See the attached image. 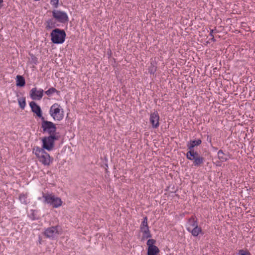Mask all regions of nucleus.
Returning <instances> with one entry per match:
<instances>
[{
	"label": "nucleus",
	"instance_id": "nucleus-1",
	"mask_svg": "<svg viewBox=\"0 0 255 255\" xmlns=\"http://www.w3.org/2000/svg\"><path fill=\"white\" fill-rule=\"evenodd\" d=\"M35 154L44 165H49L53 161V158L42 148L37 147L35 149Z\"/></svg>",
	"mask_w": 255,
	"mask_h": 255
},
{
	"label": "nucleus",
	"instance_id": "nucleus-2",
	"mask_svg": "<svg viewBox=\"0 0 255 255\" xmlns=\"http://www.w3.org/2000/svg\"><path fill=\"white\" fill-rule=\"evenodd\" d=\"M49 114L55 121H60L64 118L63 110L57 103H55L51 106Z\"/></svg>",
	"mask_w": 255,
	"mask_h": 255
},
{
	"label": "nucleus",
	"instance_id": "nucleus-3",
	"mask_svg": "<svg viewBox=\"0 0 255 255\" xmlns=\"http://www.w3.org/2000/svg\"><path fill=\"white\" fill-rule=\"evenodd\" d=\"M51 41L55 44H61L65 41L66 33L63 30L56 28L50 34Z\"/></svg>",
	"mask_w": 255,
	"mask_h": 255
},
{
	"label": "nucleus",
	"instance_id": "nucleus-4",
	"mask_svg": "<svg viewBox=\"0 0 255 255\" xmlns=\"http://www.w3.org/2000/svg\"><path fill=\"white\" fill-rule=\"evenodd\" d=\"M186 156L188 160L193 161V164L195 166L202 165L205 161L204 158L200 156L197 151H188L186 153Z\"/></svg>",
	"mask_w": 255,
	"mask_h": 255
},
{
	"label": "nucleus",
	"instance_id": "nucleus-5",
	"mask_svg": "<svg viewBox=\"0 0 255 255\" xmlns=\"http://www.w3.org/2000/svg\"><path fill=\"white\" fill-rule=\"evenodd\" d=\"M43 198L45 203L52 205L54 208H58L62 205L61 199L52 194H43Z\"/></svg>",
	"mask_w": 255,
	"mask_h": 255
},
{
	"label": "nucleus",
	"instance_id": "nucleus-6",
	"mask_svg": "<svg viewBox=\"0 0 255 255\" xmlns=\"http://www.w3.org/2000/svg\"><path fill=\"white\" fill-rule=\"evenodd\" d=\"M41 128L43 133H46L50 135H55L56 131L55 125L51 122L45 121L44 119L42 120L41 123Z\"/></svg>",
	"mask_w": 255,
	"mask_h": 255
},
{
	"label": "nucleus",
	"instance_id": "nucleus-7",
	"mask_svg": "<svg viewBox=\"0 0 255 255\" xmlns=\"http://www.w3.org/2000/svg\"><path fill=\"white\" fill-rule=\"evenodd\" d=\"M52 17L57 21L61 23H66L69 21L67 13L64 11L54 9L52 11Z\"/></svg>",
	"mask_w": 255,
	"mask_h": 255
},
{
	"label": "nucleus",
	"instance_id": "nucleus-8",
	"mask_svg": "<svg viewBox=\"0 0 255 255\" xmlns=\"http://www.w3.org/2000/svg\"><path fill=\"white\" fill-rule=\"evenodd\" d=\"M57 139L55 135L46 136L42 139V149H46L48 151H51L54 147V141Z\"/></svg>",
	"mask_w": 255,
	"mask_h": 255
},
{
	"label": "nucleus",
	"instance_id": "nucleus-9",
	"mask_svg": "<svg viewBox=\"0 0 255 255\" xmlns=\"http://www.w3.org/2000/svg\"><path fill=\"white\" fill-rule=\"evenodd\" d=\"M61 229L59 227H51L48 228L44 231L45 236L50 239H54L60 234Z\"/></svg>",
	"mask_w": 255,
	"mask_h": 255
},
{
	"label": "nucleus",
	"instance_id": "nucleus-10",
	"mask_svg": "<svg viewBox=\"0 0 255 255\" xmlns=\"http://www.w3.org/2000/svg\"><path fill=\"white\" fill-rule=\"evenodd\" d=\"M42 89L37 90L36 88H32L30 91V96L33 100H40L43 96Z\"/></svg>",
	"mask_w": 255,
	"mask_h": 255
},
{
	"label": "nucleus",
	"instance_id": "nucleus-11",
	"mask_svg": "<svg viewBox=\"0 0 255 255\" xmlns=\"http://www.w3.org/2000/svg\"><path fill=\"white\" fill-rule=\"evenodd\" d=\"M140 230L143 233V238H148L151 237V235L148 229L147 225V217L144 218L141 224L140 225Z\"/></svg>",
	"mask_w": 255,
	"mask_h": 255
},
{
	"label": "nucleus",
	"instance_id": "nucleus-12",
	"mask_svg": "<svg viewBox=\"0 0 255 255\" xmlns=\"http://www.w3.org/2000/svg\"><path fill=\"white\" fill-rule=\"evenodd\" d=\"M149 121L153 128H156L159 126V116L157 111L151 113Z\"/></svg>",
	"mask_w": 255,
	"mask_h": 255
},
{
	"label": "nucleus",
	"instance_id": "nucleus-13",
	"mask_svg": "<svg viewBox=\"0 0 255 255\" xmlns=\"http://www.w3.org/2000/svg\"><path fill=\"white\" fill-rule=\"evenodd\" d=\"M30 107L32 111L35 113L38 117L41 118L42 120L44 119V118L42 115V111L40 107L36 104L34 102H31L29 104Z\"/></svg>",
	"mask_w": 255,
	"mask_h": 255
},
{
	"label": "nucleus",
	"instance_id": "nucleus-14",
	"mask_svg": "<svg viewBox=\"0 0 255 255\" xmlns=\"http://www.w3.org/2000/svg\"><path fill=\"white\" fill-rule=\"evenodd\" d=\"M56 22L57 21L53 18L47 19L45 23V29L47 30H49L56 26H59Z\"/></svg>",
	"mask_w": 255,
	"mask_h": 255
},
{
	"label": "nucleus",
	"instance_id": "nucleus-15",
	"mask_svg": "<svg viewBox=\"0 0 255 255\" xmlns=\"http://www.w3.org/2000/svg\"><path fill=\"white\" fill-rule=\"evenodd\" d=\"M200 139L190 140L187 143V147L189 150V151H194L193 148L194 147L199 145L201 143Z\"/></svg>",
	"mask_w": 255,
	"mask_h": 255
},
{
	"label": "nucleus",
	"instance_id": "nucleus-16",
	"mask_svg": "<svg viewBox=\"0 0 255 255\" xmlns=\"http://www.w3.org/2000/svg\"><path fill=\"white\" fill-rule=\"evenodd\" d=\"M218 157L221 162H225L228 159L229 155L224 153L222 150H220L218 152Z\"/></svg>",
	"mask_w": 255,
	"mask_h": 255
},
{
	"label": "nucleus",
	"instance_id": "nucleus-17",
	"mask_svg": "<svg viewBox=\"0 0 255 255\" xmlns=\"http://www.w3.org/2000/svg\"><path fill=\"white\" fill-rule=\"evenodd\" d=\"M197 226H198V224L196 221H195L194 218H190L187 223V230L189 231L190 229L195 228Z\"/></svg>",
	"mask_w": 255,
	"mask_h": 255
},
{
	"label": "nucleus",
	"instance_id": "nucleus-18",
	"mask_svg": "<svg viewBox=\"0 0 255 255\" xmlns=\"http://www.w3.org/2000/svg\"><path fill=\"white\" fill-rule=\"evenodd\" d=\"M159 252V250L156 247H149L148 248L147 255H157Z\"/></svg>",
	"mask_w": 255,
	"mask_h": 255
},
{
	"label": "nucleus",
	"instance_id": "nucleus-19",
	"mask_svg": "<svg viewBox=\"0 0 255 255\" xmlns=\"http://www.w3.org/2000/svg\"><path fill=\"white\" fill-rule=\"evenodd\" d=\"M16 85L17 86L23 87L25 84V80L23 77L20 75H17L16 79Z\"/></svg>",
	"mask_w": 255,
	"mask_h": 255
},
{
	"label": "nucleus",
	"instance_id": "nucleus-20",
	"mask_svg": "<svg viewBox=\"0 0 255 255\" xmlns=\"http://www.w3.org/2000/svg\"><path fill=\"white\" fill-rule=\"evenodd\" d=\"M188 231L190 232L193 236L196 237L201 232L202 230L201 228L197 226L195 228L190 229Z\"/></svg>",
	"mask_w": 255,
	"mask_h": 255
},
{
	"label": "nucleus",
	"instance_id": "nucleus-21",
	"mask_svg": "<svg viewBox=\"0 0 255 255\" xmlns=\"http://www.w3.org/2000/svg\"><path fill=\"white\" fill-rule=\"evenodd\" d=\"M18 102L19 107L22 109H24L25 105H26V102H25V98H20L18 99Z\"/></svg>",
	"mask_w": 255,
	"mask_h": 255
},
{
	"label": "nucleus",
	"instance_id": "nucleus-22",
	"mask_svg": "<svg viewBox=\"0 0 255 255\" xmlns=\"http://www.w3.org/2000/svg\"><path fill=\"white\" fill-rule=\"evenodd\" d=\"M19 199L21 203L23 204H27V196L25 194H22L19 195Z\"/></svg>",
	"mask_w": 255,
	"mask_h": 255
},
{
	"label": "nucleus",
	"instance_id": "nucleus-23",
	"mask_svg": "<svg viewBox=\"0 0 255 255\" xmlns=\"http://www.w3.org/2000/svg\"><path fill=\"white\" fill-rule=\"evenodd\" d=\"M57 90L54 88H51L49 89L48 90L45 92V94L48 96H51L52 94L55 92H57Z\"/></svg>",
	"mask_w": 255,
	"mask_h": 255
},
{
	"label": "nucleus",
	"instance_id": "nucleus-24",
	"mask_svg": "<svg viewBox=\"0 0 255 255\" xmlns=\"http://www.w3.org/2000/svg\"><path fill=\"white\" fill-rule=\"evenodd\" d=\"M155 240L153 239H149L147 242V245L148 246V248H149V247H156L154 245L155 243Z\"/></svg>",
	"mask_w": 255,
	"mask_h": 255
},
{
	"label": "nucleus",
	"instance_id": "nucleus-25",
	"mask_svg": "<svg viewBox=\"0 0 255 255\" xmlns=\"http://www.w3.org/2000/svg\"><path fill=\"white\" fill-rule=\"evenodd\" d=\"M50 3L54 8H56L58 6L59 0H51Z\"/></svg>",
	"mask_w": 255,
	"mask_h": 255
},
{
	"label": "nucleus",
	"instance_id": "nucleus-26",
	"mask_svg": "<svg viewBox=\"0 0 255 255\" xmlns=\"http://www.w3.org/2000/svg\"><path fill=\"white\" fill-rule=\"evenodd\" d=\"M155 71L156 67L152 64H151V65L148 68V72L151 74H153L155 72Z\"/></svg>",
	"mask_w": 255,
	"mask_h": 255
},
{
	"label": "nucleus",
	"instance_id": "nucleus-27",
	"mask_svg": "<svg viewBox=\"0 0 255 255\" xmlns=\"http://www.w3.org/2000/svg\"><path fill=\"white\" fill-rule=\"evenodd\" d=\"M239 255H251L250 253L247 251H244L243 250H240L239 251Z\"/></svg>",
	"mask_w": 255,
	"mask_h": 255
},
{
	"label": "nucleus",
	"instance_id": "nucleus-28",
	"mask_svg": "<svg viewBox=\"0 0 255 255\" xmlns=\"http://www.w3.org/2000/svg\"><path fill=\"white\" fill-rule=\"evenodd\" d=\"M213 32H214V30H213V29L211 30L210 32V35L211 36H213Z\"/></svg>",
	"mask_w": 255,
	"mask_h": 255
},
{
	"label": "nucleus",
	"instance_id": "nucleus-29",
	"mask_svg": "<svg viewBox=\"0 0 255 255\" xmlns=\"http://www.w3.org/2000/svg\"><path fill=\"white\" fill-rule=\"evenodd\" d=\"M212 38H211V40H212V41H215V38H214V36H212Z\"/></svg>",
	"mask_w": 255,
	"mask_h": 255
},
{
	"label": "nucleus",
	"instance_id": "nucleus-30",
	"mask_svg": "<svg viewBox=\"0 0 255 255\" xmlns=\"http://www.w3.org/2000/svg\"><path fill=\"white\" fill-rule=\"evenodd\" d=\"M3 0H0V7H1V3L2 2Z\"/></svg>",
	"mask_w": 255,
	"mask_h": 255
}]
</instances>
